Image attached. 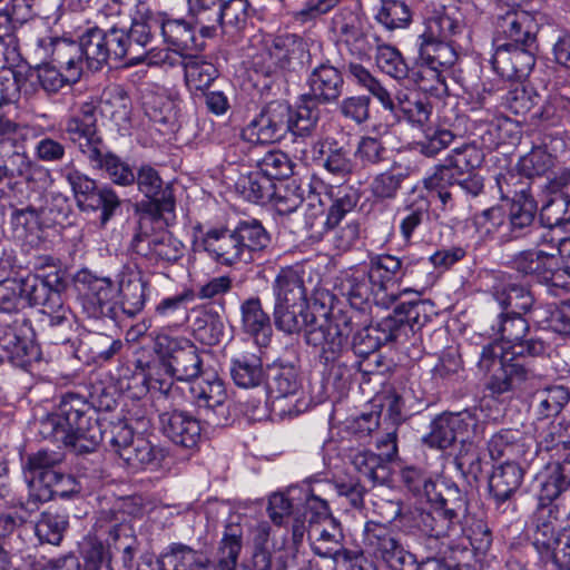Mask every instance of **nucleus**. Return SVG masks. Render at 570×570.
I'll use <instances>...</instances> for the list:
<instances>
[{"mask_svg": "<svg viewBox=\"0 0 570 570\" xmlns=\"http://www.w3.org/2000/svg\"><path fill=\"white\" fill-rule=\"evenodd\" d=\"M160 570H202L209 567V559L188 546L174 543L160 560Z\"/></svg>", "mask_w": 570, "mask_h": 570, "instance_id": "de8ad7c7", "label": "nucleus"}, {"mask_svg": "<svg viewBox=\"0 0 570 570\" xmlns=\"http://www.w3.org/2000/svg\"><path fill=\"white\" fill-rule=\"evenodd\" d=\"M36 53L40 59H50L63 68L71 79H79L83 71V59L78 42L52 36L39 37L36 40Z\"/></svg>", "mask_w": 570, "mask_h": 570, "instance_id": "b1692460", "label": "nucleus"}, {"mask_svg": "<svg viewBox=\"0 0 570 570\" xmlns=\"http://www.w3.org/2000/svg\"><path fill=\"white\" fill-rule=\"evenodd\" d=\"M271 236L257 219L239 220L233 228H210L195 236L196 250H204L217 264L234 266L249 263L254 254L264 250Z\"/></svg>", "mask_w": 570, "mask_h": 570, "instance_id": "20e7f679", "label": "nucleus"}, {"mask_svg": "<svg viewBox=\"0 0 570 570\" xmlns=\"http://www.w3.org/2000/svg\"><path fill=\"white\" fill-rule=\"evenodd\" d=\"M363 547L367 554L391 570H406L416 563L415 556L405 549L387 523L367 521L363 530Z\"/></svg>", "mask_w": 570, "mask_h": 570, "instance_id": "9b49d317", "label": "nucleus"}, {"mask_svg": "<svg viewBox=\"0 0 570 570\" xmlns=\"http://www.w3.org/2000/svg\"><path fill=\"white\" fill-rule=\"evenodd\" d=\"M96 110L94 100L82 101L65 122V131L70 141L86 158L105 145L97 129Z\"/></svg>", "mask_w": 570, "mask_h": 570, "instance_id": "6ab92c4d", "label": "nucleus"}, {"mask_svg": "<svg viewBox=\"0 0 570 570\" xmlns=\"http://www.w3.org/2000/svg\"><path fill=\"white\" fill-rule=\"evenodd\" d=\"M522 356L504 353V347L498 344L483 346L478 366L483 372L494 370L488 387L497 394L505 393L521 386L530 372L521 361Z\"/></svg>", "mask_w": 570, "mask_h": 570, "instance_id": "f8f14e48", "label": "nucleus"}, {"mask_svg": "<svg viewBox=\"0 0 570 570\" xmlns=\"http://www.w3.org/2000/svg\"><path fill=\"white\" fill-rule=\"evenodd\" d=\"M305 41L294 33H284L266 40L263 71L273 75L295 70L307 57Z\"/></svg>", "mask_w": 570, "mask_h": 570, "instance_id": "a211bd4d", "label": "nucleus"}, {"mask_svg": "<svg viewBox=\"0 0 570 570\" xmlns=\"http://www.w3.org/2000/svg\"><path fill=\"white\" fill-rule=\"evenodd\" d=\"M540 556L554 570H570V525L560 529L551 548L540 550Z\"/></svg>", "mask_w": 570, "mask_h": 570, "instance_id": "69168bd1", "label": "nucleus"}, {"mask_svg": "<svg viewBox=\"0 0 570 570\" xmlns=\"http://www.w3.org/2000/svg\"><path fill=\"white\" fill-rule=\"evenodd\" d=\"M109 58L115 60L127 59L128 63L137 65L144 60V52L135 50L126 23L115 22L105 31Z\"/></svg>", "mask_w": 570, "mask_h": 570, "instance_id": "3c124183", "label": "nucleus"}, {"mask_svg": "<svg viewBox=\"0 0 570 570\" xmlns=\"http://www.w3.org/2000/svg\"><path fill=\"white\" fill-rule=\"evenodd\" d=\"M302 159L305 161L322 159L323 166L328 173L342 178L352 174L354 169V161L350 150L338 145V142L331 137L314 141L312 144L311 155L302 150Z\"/></svg>", "mask_w": 570, "mask_h": 570, "instance_id": "cd10ccee", "label": "nucleus"}, {"mask_svg": "<svg viewBox=\"0 0 570 570\" xmlns=\"http://www.w3.org/2000/svg\"><path fill=\"white\" fill-rule=\"evenodd\" d=\"M539 500L551 503L570 488V453L562 460H554L538 473Z\"/></svg>", "mask_w": 570, "mask_h": 570, "instance_id": "7c9ffc66", "label": "nucleus"}, {"mask_svg": "<svg viewBox=\"0 0 570 570\" xmlns=\"http://www.w3.org/2000/svg\"><path fill=\"white\" fill-rule=\"evenodd\" d=\"M350 78L360 87L367 90L379 100L385 110H389L399 120H405L413 126L422 127L430 118V107L420 99L407 94H399L396 100L383 83L360 63L347 66Z\"/></svg>", "mask_w": 570, "mask_h": 570, "instance_id": "423d86ee", "label": "nucleus"}, {"mask_svg": "<svg viewBox=\"0 0 570 570\" xmlns=\"http://www.w3.org/2000/svg\"><path fill=\"white\" fill-rule=\"evenodd\" d=\"M131 537V527L126 514L119 511H102L95 523V534L89 538L83 550L85 570H112L109 563L108 547H118Z\"/></svg>", "mask_w": 570, "mask_h": 570, "instance_id": "0eeeda50", "label": "nucleus"}, {"mask_svg": "<svg viewBox=\"0 0 570 570\" xmlns=\"http://www.w3.org/2000/svg\"><path fill=\"white\" fill-rule=\"evenodd\" d=\"M22 304L20 284L17 279L0 282V313L14 314L9 330L0 337V345L12 358H22L28 354L29 341L26 332L30 330L28 320L19 313Z\"/></svg>", "mask_w": 570, "mask_h": 570, "instance_id": "ddd939ff", "label": "nucleus"}, {"mask_svg": "<svg viewBox=\"0 0 570 570\" xmlns=\"http://www.w3.org/2000/svg\"><path fill=\"white\" fill-rule=\"evenodd\" d=\"M410 173L409 167L393 164L387 170L374 176L370 185L372 195L380 200L394 199Z\"/></svg>", "mask_w": 570, "mask_h": 570, "instance_id": "5fc2aeb1", "label": "nucleus"}, {"mask_svg": "<svg viewBox=\"0 0 570 570\" xmlns=\"http://www.w3.org/2000/svg\"><path fill=\"white\" fill-rule=\"evenodd\" d=\"M131 248L150 261L166 264L178 262L185 253L184 244L170 233H163L151 237L138 233L132 237Z\"/></svg>", "mask_w": 570, "mask_h": 570, "instance_id": "bb28decb", "label": "nucleus"}, {"mask_svg": "<svg viewBox=\"0 0 570 570\" xmlns=\"http://www.w3.org/2000/svg\"><path fill=\"white\" fill-rule=\"evenodd\" d=\"M21 299L29 305L40 306V312L47 320L50 327L70 330L73 322V314L69 306L65 305L62 296L57 288L52 287L50 276L40 277L29 275L19 281Z\"/></svg>", "mask_w": 570, "mask_h": 570, "instance_id": "6e6552de", "label": "nucleus"}, {"mask_svg": "<svg viewBox=\"0 0 570 570\" xmlns=\"http://www.w3.org/2000/svg\"><path fill=\"white\" fill-rule=\"evenodd\" d=\"M87 160L91 168L105 170L107 177L118 186H129L136 180L131 167L120 157L106 149V146L91 153Z\"/></svg>", "mask_w": 570, "mask_h": 570, "instance_id": "58836bf2", "label": "nucleus"}, {"mask_svg": "<svg viewBox=\"0 0 570 570\" xmlns=\"http://www.w3.org/2000/svg\"><path fill=\"white\" fill-rule=\"evenodd\" d=\"M191 402L207 412L226 414L228 393L224 381L214 371L204 370L202 374L187 385Z\"/></svg>", "mask_w": 570, "mask_h": 570, "instance_id": "393cba45", "label": "nucleus"}, {"mask_svg": "<svg viewBox=\"0 0 570 570\" xmlns=\"http://www.w3.org/2000/svg\"><path fill=\"white\" fill-rule=\"evenodd\" d=\"M481 414L479 409L442 414L433 420L431 431L423 438V442L430 448L443 450L455 441L466 442L481 436L484 430Z\"/></svg>", "mask_w": 570, "mask_h": 570, "instance_id": "9d476101", "label": "nucleus"}, {"mask_svg": "<svg viewBox=\"0 0 570 570\" xmlns=\"http://www.w3.org/2000/svg\"><path fill=\"white\" fill-rule=\"evenodd\" d=\"M223 3L224 0H196L189 4V13L203 37L214 36L219 26Z\"/></svg>", "mask_w": 570, "mask_h": 570, "instance_id": "6e6d98bb", "label": "nucleus"}, {"mask_svg": "<svg viewBox=\"0 0 570 570\" xmlns=\"http://www.w3.org/2000/svg\"><path fill=\"white\" fill-rule=\"evenodd\" d=\"M375 47V61L377 67L396 80H405L409 77V67L401 52L393 46L381 43L380 39L373 41Z\"/></svg>", "mask_w": 570, "mask_h": 570, "instance_id": "13d9d810", "label": "nucleus"}, {"mask_svg": "<svg viewBox=\"0 0 570 570\" xmlns=\"http://www.w3.org/2000/svg\"><path fill=\"white\" fill-rule=\"evenodd\" d=\"M535 42L531 46L502 43L495 48L491 63L502 78L523 80L535 65Z\"/></svg>", "mask_w": 570, "mask_h": 570, "instance_id": "aec40b11", "label": "nucleus"}, {"mask_svg": "<svg viewBox=\"0 0 570 570\" xmlns=\"http://www.w3.org/2000/svg\"><path fill=\"white\" fill-rule=\"evenodd\" d=\"M291 129V106L284 101H271L242 130V137L250 144H269L282 139Z\"/></svg>", "mask_w": 570, "mask_h": 570, "instance_id": "2eb2a0df", "label": "nucleus"}, {"mask_svg": "<svg viewBox=\"0 0 570 570\" xmlns=\"http://www.w3.org/2000/svg\"><path fill=\"white\" fill-rule=\"evenodd\" d=\"M431 200L422 194L413 193L399 210V229L405 244H411L415 230L430 217Z\"/></svg>", "mask_w": 570, "mask_h": 570, "instance_id": "4c0bfd02", "label": "nucleus"}, {"mask_svg": "<svg viewBox=\"0 0 570 570\" xmlns=\"http://www.w3.org/2000/svg\"><path fill=\"white\" fill-rule=\"evenodd\" d=\"M159 30L166 43L180 50H189L196 47L195 27L183 18H171L166 12H159ZM157 23V21L155 22Z\"/></svg>", "mask_w": 570, "mask_h": 570, "instance_id": "49530a36", "label": "nucleus"}, {"mask_svg": "<svg viewBox=\"0 0 570 570\" xmlns=\"http://www.w3.org/2000/svg\"><path fill=\"white\" fill-rule=\"evenodd\" d=\"M267 380L268 393L275 400L295 395L302 386L297 366L284 361L268 367Z\"/></svg>", "mask_w": 570, "mask_h": 570, "instance_id": "f704fd0d", "label": "nucleus"}, {"mask_svg": "<svg viewBox=\"0 0 570 570\" xmlns=\"http://www.w3.org/2000/svg\"><path fill=\"white\" fill-rule=\"evenodd\" d=\"M429 509L419 510L411 517L412 532L441 539L455 535L462 530L468 512L465 495L455 484L443 480H426L423 484Z\"/></svg>", "mask_w": 570, "mask_h": 570, "instance_id": "7ed1b4c3", "label": "nucleus"}, {"mask_svg": "<svg viewBox=\"0 0 570 570\" xmlns=\"http://www.w3.org/2000/svg\"><path fill=\"white\" fill-rule=\"evenodd\" d=\"M484 159L483 151L474 142H464L454 147L444 160L440 169H450L459 174L469 173L478 168Z\"/></svg>", "mask_w": 570, "mask_h": 570, "instance_id": "4d7b16f0", "label": "nucleus"}, {"mask_svg": "<svg viewBox=\"0 0 570 570\" xmlns=\"http://www.w3.org/2000/svg\"><path fill=\"white\" fill-rule=\"evenodd\" d=\"M307 537L313 552L322 558L335 559L344 550L336 529L330 532L321 524H309Z\"/></svg>", "mask_w": 570, "mask_h": 570, "instance_id": "e2e57ef3", "label": "nucleus"}, {"mask_svg": "<svg viewBox=\"0 0 570 570\" xmlns=\"http://www.w3.org/2000/svg\"><path fill=\"white\" fill-rule=\"evenodd\" d=\"M352 324L343 315L324 313L315 317L305 333L308 345L318 348L320 357L325 364L337 361L348 351Z\"/></svg>", "mask_w": 570, "mask_h": 570, "instance_id": "1a4fd4ad", "label": "nucleus"}, {"mask_svg": "<svg viewBox=\"0 0 570 570\" xmlns=\"http://www.w3.org/2000/svg\"><path fill=\"white\" fill-rule=\"evenodd\" d=\"M89 402L76 393L62 396L57 411L40 422V433L71 446L78 453H87L104 440L131 469L139 470L155 463L161 450L142 435H135L127 424L118 423L109 431H101Z\"/></svg>", "mask_w": 570, "mask_h": 570, "instance_id": "f257e3e1", "label": "nucleus"}, {"mask_svg": "<svg viewBox=\"0 0 570 570\" xmlns=\"http://www.w3.org/2000/svg\"><path fill=\"white\" fill-rule=\"evenodd\" d=\"M448 69L449 68L419 62L416 67L409 68V77L405 79L419 86L424 91L439 92L445 89L444 72Z\"/></svg>", "mask_w": 570, "mask_h": 570, "instance_id": "0e129e2a", "label": "nucleus"}, {"mask_svg": "<svg viewBox=\"0 0 570 570\" xmlns=\"http://www.w3.org/2000/svg\"><path fill=\"white\" fill-rule=\"evenodd\" d=\"M242 548V527L238 523H228L217 548L216 561L213 563L218 570H235Z\"/></svg>", "mask_w": 570, "mask_h": 570, "instance_id": "603ef678", "label": "nucleus"}, {"mask_svg": "<svg viewBox=\"0 0 570 570\" xmlns=\"http://www.w3.org/2000/svg\"><path fill=\"white\" fill-rule=\"evenodd\" d=\"M537 213V203L528 188H521L514 191L511 200L507 222V232L502 235H509L511 238H518L525 235L534 222Z\"/></svg>", "mask_w": 570, "mask_h": 570, "instance_id": "473e14b6", "label": "nucleus"}, {"mask_svg": "<svg viewBox=\"0 0 570 570\" xmlns=\"http://www.w3.org/2000/svg\"><path fill=\"white\" fill-rule=\"evenodd\" d=\"M65 474L56 469H49L39 474H35L29 480V498L24 503L28 511L38 509L39 503L50 501L56 494H63V490L59 487V481Z\"/></svg>", "mask_w": 570, "mask_h": 570, "instance_id": "79ce46f5", "label": "nucleus"}, {"mask_svg": "<svg viewBox=\"0 0 570 570\" xmlns=\"http://www.w3.org/2000/svg\"><path fill=\"white\" fill-rule=\"evenodd\" d=\"M141 105L146 116L154 122L170 124L176 119L177 101L165 88H146L141 96Z\"/></svg>", "mask_w": 570, "mask_h": 570, "instance_id": "e433bc0d", "label": "nucleus"}, {"mask_svg": "<svg viewBox=\"0 0 570 570\" xmlns=\"http://www.w3.org/2000/svg\"><path fill=\"white\" fill-rule=\"evenodd\" d=\"M556 159L546 145L538 146L519 159V171L527 177L542 176L554 166Z\"/></svg>", "mask_w": 570, "mask_h": 570, "instance_id": "774afa93", "label": "nucleus"}, {"mask_svg": "<svg viewBox=\"0 0 570 570\" xmlns=\"http://www.w3.org/2000/svg\"><path fill=\"white\" fill-rule=\"evenodd\" d=\"M376 288L379 306L389 308L402 294L411 292L410 288L397 291L405 279L414 282L419 295L434 284L435 276L428 272V263L413 254L397 257L391 254H375L364 264Z\"/></svg>", "mask_w": 570, "mask_h": 570, "instance_id": "39448f33", "label": "nucleus"}, {"mask_svg": "<svg viewBox=\"0 0 570 570\" xmlns=\"http://www.w3.org/2000/svg\"><path fill=\"white\" fill-rule=\"evenodd\" d=\"M155 348L160 358L148 366L147 374H136L135 379H140L147 391L181 405L184 387L178 382L188 385L203 372L197 348L189 340L167 333L155 337Z\"/></svg>", "mask_w": 570, "mask_h": 570, "instance_id": "f03ea898", "label": "nucleus"}, {"mask_svg": "<svg viewBox=\"0 0 570 570\" xmlns=\"http://www.w3.org/2000/svg\"><path fill=\"white\" fill-rule=\"evenodd\" d=\"M138 189L164 210L174 208V197L168 186H164L158 171L149 165L138 169L136 180Z\"/></svg>", "mask_w": 570, "mask_h": 570, "instance_id": "37998d69", "label": "nucleus"}, {"mask_svg": "<svg viewBox=\"0 0 570 570\" xmlns=\"http://www.w3.org/2000/svg\"><path fill=\"white\" fill-rule=\"evenodd\" d=\"M303 269L294 266L281 268L273 282L275 303L307 301Z\"/></svg>", "mask_w": 570, "mask_h": 570, "instance_id": "a19ab883", "label": "nucleus"}, {"mask_svg": "<svg viewBox=\"0 0 570 570\" xmlns=\"http://www.w3.org/2000/svg\"><path fill=\"white\" fill-rule=\"evenodd\" d=\"M230 375L239 387L252 389L264 381L261 358L254 353H242L230 361Z\"/></svg>", "mask_w": 570, "mask_h": 570, "instance_id": "8fccbe9b", "label": "nucleus"}, {"mask_svg": "<svg viewBox=\"0 0 570 570\" xmlns=\"http://www.w3.org/2000/svg\"><path fill=\"white\" fill-rule=\"evenodd\" d=\"M78 45L83 66L90 71L100 70L110 59L105 31L98 27L88 28L80 36Z\"/></svg>", "mask_w": 570, "mask_h": 570, "instance_id": "ea45409f", "label": "nucleus"}, {"mask_svg": "<svg viewBox=\"0 0 570 570\" xmlns=\"http://www.w3.org/2000/svg\"><path fill=\"white\" fill-rule=\"evenodd\" d=\"M146 286V282L138 275L120 278L116 292L120 295V305L125 314L132 317L144 309Z\"/></svg>", "mask_w": 570, "mask_h": 570, "instance_id": "864d4df0", "label": "nucleus"}, {"mask_svg": "<svg viewBox=\"0 0 570 570\" xmlns=\"http://www.w3.org/2000/svg\"><path fill=\"white\" fill-rule=\"evenodd\" d=\"M239 313L242 331L255 338L258 345H267L272 335V324L261 299L258 297L244 299L239 305Z\"/></svg>", "mask_w": 570, "mask_h": 570, "instance_id": "72a5a7b5", "label": "nucleus"}, {"mask_svg": "<svg viewBox=\"0 0 570 570\" xmlns=\"http://www.w3.org/2000/svg\"><path fill=\"white\" fill-rule=\"evenodd\" d=\"M533 400L538 413L543 417L558 415L570 401V392L563 385H550L538 390Z\"/></svg>", "mask_w": 570, "mask_h": 570, "instance_id": "bf43d9fd", "label": "nucleus"}, {"mask_svg": "<svg viewBox=\"0 0 570 570\" xmlns=\"http://www.w3.org/2000/svg\"><path fill=\"white\" fill-rule=\"evenodd\" d=\"M522 479V469L513 462L508 461L493 470L489 480V490L499 513L514 512L513 495L520 488Z\"/></svg>", "mask_w": 570, "mask_h": 570, "instance_id": "a878e982", "label": "nucleus"}, {"mask_svg": "<svg viewBox=\"0 0 570 570\" xmlns=\"http://www.w3.org/2000/svg\"><path fill=\"white\" fill-rule=\"evenodd\" d=\"M236 187L243 197L253 203H264L273 195V181L261 171L242 176Z\"/></svg>", "mask_w": 570, "mask_h": 570, "instance_id": "680f3d73", "label": "nucleus"}, {"mask_svg": "<svg viewBox=\"0 0 570 570\" xmlns=\"http://www.w3.org/2000/svg\"><path fill=\"white\" fill-rule=\"evenodd\" d=\"M184 76L189 90L204 91L217 79L218 69L207 57L190 53L185 62Z\"/></svg>", "mask_w": 570, "mask_h": 570, "instance_id": "09e8293b", "label": "nucleus"}, {"mask_svg": "<svg viewBox=\"0 0 570 570\" xmlns=\"http://www.w3.org/2000/svg\"><path fill=\"white\" fill-rule=\"evenodd\" d=\"M68 525V518L57 512H43L35 525L40 542L58 546Z\"/></svg>", "mask_w": 570, "mask_h": 570, "instance_id": "338daca9", "label": "nucleus"}, {"mask_svg": "<svg viewBox=\"0 0 570 570\" xmlns=\"http://www.w3.org/2000/svg\"><path fill=\"white\" fill-rule=\"evenodd\" d=\"M82 286V308L89 317H112L116 287L109 277L85 273L78 278Z\"/></svg>", "mask_w": 570, "mask_h": 570, "instance_id": "5701e85b", "label": "nucleus"}, {"mask_svg": "<svg viewBox=\"0 0 570 570\" xmlns=\"http://www.w3.org/2000/svg\"><path fill=\"white\" fill-rule=\"evenodd\" d=\"M334 289L353 308L363 309L371 302L379 306L376 288L364 264L342 272L335 281Z\"/></svg>", "mask_w": 570, "mask_h": 570, "instance_id": "4be33fe9", "label": "nucleus"}, {"mask_svg": "<svg viewBox=\"0 0 570 570\" xmlns=\"http://www.w3.org/2000/svg\"><path fill=\"white\" fill-rule=\"evenodd\" d=\"M332 31L350 50L360 56H368L373 49V41L379 37L364 30V20L351 9H341L332 18Z\"/></svg>", "mask_w": 570, "mask_h": 570, "instance_id": "412c9836", "label": "nucleus"}, {"mask_svg": "<svg viewBox=\"0 0 570 570\" xmlns=\"http://www.w3.org/2000/svg\"><path fill=\"white\" fill-rule=\"evenodd\" d=\"M156 402L160 431L178 445L195 446L202 436L199 421L188 412L178 410L179 405H175L173 400L165 401L160 394Z\"/></svg>", "mask_w": 570, "mask_h": 570, "instance_id": "dca6fc26", "label": "nucleus"}, {"mask_svg": "<svg viewBox=\"0 0 570 570\" xmlns=\"http://www.w3.org/2000/svg\"><path fill=\"white\" fill-rule=\"evenodd\" d=\"M493 330L499 334V340L491 344L504 347V353L517 356H537L544 352V343L539 338L523 341L528 330V321L517 313H502Z\"/></svg>", "mask_w": 570, "mask_h": 570, "instance_id": "f3484780", "label": "nucleus"}, {"mask_svg": "<svg viewBox=\"0 0 570 570\" xmlns=\"http://www.w3.org/2000/svg\"><path fill=\"white\" fill-rule=\"evenodd\" d=\"M557 523L558 519L550 503L540 502V508L534 518V546L539 552L546 548H551V542L558 535Z\"/></svg>", "mask_w": 570, "mask_h": 570, "instance_id": "052dcab7", "label": "nucleus"}, {"mask_svg": "<svg viewBox=\"0 0 570 570\" xmlns=\"http://www.w3.org/2000/svg\"><path fill=\"white\" fill-rule=\"evenodd\" d=\"M99 108L102 117L119 128L126 127L130 121L131 100L119 86H110L102 91Z\"/></svg>", "mask_w": 570, "mask_h": 570, "instance_id": "c03bdc74", "label": "nucleus"}, {"mask_svg": "<svg viewBox=\"0 0 570 570\" xmlns=\"http://www.w3.org/2000/svg\"><path fill=\"white\" fill-rule=\"evenodd\" d=\"M509 265L518 273L530 276L539 283L547 285L552 272L559 265V257L556 253L546 252L540 248L522 250L515 254Z\"/></svg>", "mask_w": 570, "mask_h": 570, "instance_id": "c756f323", "label": "nucleus"}, {"mask_svg": "<svg viewBox=\"0 0 570 570\" xmlns=\"http://www.w3.org/2000/svg\"><path fill=\"white\" fill-rule=\"evenodd\" d=\"M309 96L316 102H335L343 92L344 80L338 69L322 63L314 68L307 79Z\"/></svg>", "mask_w": 570, "mask_h": 570, "instance_id": "2f4dec72", "label": "nucleus"}, {"mask_svg": "<svg viewBox=\"0 0 570 570\" xmlns=\"http://www.w3.org/2000/svg\"><path fill=\"white\" fill-rule=\"evenodd\" d=\"M316 315L308 313L307 301L275 303L274 318L276 327L287 334L307 331Z\"/></svg>", "mask_w": 570, "mask_h": 570, "instance_id": "c9c22d12", "label": "nucleus"}, {"mask_svg": "<svg viewBox=\"0 0 570 570\" xmlns=\"http://www.w3.org/2000/svg\"><path fill=\"white\" fill-rule=\"evenodd\" d=\"M495 31L511 45L531 46L535 42L537 23L528 11L507 9L497 16Z\"/></svg>", "mask_w": 570, "mask_h": 570, "instance_id": "c85d7f7f", "label": "nucleus"}, {"mask_svg": "<svg viewBox=\"0 0 570 570\" xmlns=\"http://www.w3.org/2000/svg\"><path fill=\"white\" fill-rule=\"evenodd\" d=\"M65 178L70 185L77 204L82 210H101L100 224L105 226L120 207V198L108 185L97 188L96 180L77 169H68Z\"/></svg>", "mask_w": 570, "mask_h": 570, "instance_id": "4468645a", "label": "nucleus"}, {"mask_svg": "<svg viewBox=\"0 0 570 570\" xmlns=\"http://www.w3.org/2000/svg\"><path fill=\"white\" fill-rule=\"evenodd\" d=\"M419 62L442 68H451L458 61L459 55L452 42L440 39H430L420 35L417 39Z\"/></svg>", "mask_w": 570, "mask_h": 570, "instance_id": "a18cd8bd", "label": "nucleus"}]
</instances>
